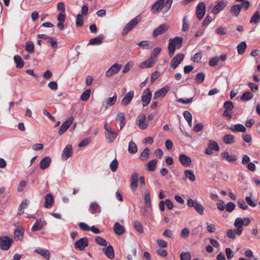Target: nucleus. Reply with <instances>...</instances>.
<instances>
[{
  "label": "nucleus",
  "instance_id": "obj_1",
  "mask_svg": "<svg viewBox=\"0 0 260 260\" xmlns=\"http://www.w3.org/2000/svg\"><path fill=\"white\" fill-rule=\"evenodd\" d=\"M173 0H157L152 6L151 11L153 14L163 9V13L167 12L170 9Z\"/></svg>",
  "mask_w": 260,
  "mask_h": 260
},
{
  "label": "nucleus",
  "instance_id": "obj_16",
  "mask_svg": "<svg viewBox=\"0 0 260 260\" xmlns=\"http://www.w3.org/2000/svg\"><path fill=\"white\" fill-rule=\"evenodd\" d=\"M73 154V147L70 144L67 145L64 149L61 154L62 158L64 160H67L70 157L72 156Z\"/></svg>",
  "mask_w": 260,
  "mask_h": 260
},
{
  "label": "nucleus",
  "instance_id": "obj_33",
  "mask_svg": "<svg viewBox=\"0 0 260 260\" xmlns=\"http://www.w3.org/2000/svg\"><path fill=\"white\" fill-rule=\"evenodd\" d=\"M113 230L115 233L118 235H121L124 233V228L123 226L118 222L115 223Z\"/></svg>",
  "mask_w": 260,
  "mask_h": 260
},
{
  "label": "nucleus",
  "instance_id": "obj_46",
  "mask_svg": "<svg viewBox=\"0 0 260 260\" xmlns=\"http://www.w3.org/2000/svg\"><path fill=\"white\" fill-rule=\"evenodd\" d=\"M144 201L147 207L150 208L151 206V199L149 192L148 190H145V192Z\"/></svg>",
  "mask_w": 260,
  "mask_h": 260
},
{
  "label": "nucleus",
  "instance_id": "obj_47",
  "mask_svg": "<svg viewBox=\"0 0 260 260\" xmlns=\"http://www.w3.org/2000/svg\"><path fill=\"white\" fill-rule=\"evenodd\" d=\"M134 226L135 230L139 233H143L144 232L143 226L139 221L135 220L134 222Z\"/></svg>",
  "mask_w": 260,
  "mask_h": 260
},
{
  "label": "nucleus",
  "instance_id": "obj_31",
  "mask_svg": "<svg viewBox=\"0 0 260 260\" xmlns=\"http://www.w3.org/2000/svg\"><path fill=\"white\" fill-rule=\"evenodd\" d=\"M223 142L228 145L234 144L235 142V137L232 134H226L222 138Z\"/></svg>",
  "mask_w": 260,
  "mask_h": 260
},
{
  "label": "nucleus",
  "instance_id": "obj_41",
  "mask_svg": "<svg viewBox=\"0 0 260 260\" xmlns=\"http://www.w3.org/2000/svg\"><path fill=\"white\" fill-rule=\"evenodd\" d=\"M138 45L146 49H149L153 47L152 43L149 41H142L139 43Z\"/></svg>",
  "mask_w": 260,
  "mask_h": 260
},
{
  "label": "nucleus",
  "instance_id": "obj_12",
  "mask_svg": "<svg viewBox=\"0 0 260 260\" xmlns=\"http://www.w3.org/2000/svg\"><path fill=\"white\" fill-rule=\"evenodd\" d=\"M88 238L87 237H83L77 240L75 243V247L80 250H83L88 245Z\"/></svg>",
  "mask_w": 260,
  "mask_h": 260
},
{
  "label": "nucleus",
  "instance_id": "obj_27",
  "mask_svg": "<svg viewBox=\"0 0 260 260\" xmlns=\"http://www.w3.org/2000/svg\"><path fill=\"white\" fill-rule=\"evenodd\" d=\"M230 129L232 132H245L246 131L245 127L242 124H236L232 125L230 127Z\"/></svg>",
  "mask_w": 260,
  "mask_h": 260
},
{
  "label": "nucleus",
  "instance_id": "obj_34",
  "mask_svg": "<svg viewBox=\"0 0 260 260\" xmlns=\"http://www.w3.org/2000/svg\"><path fill=\"white\" fill-rule=\"evenodd\" d=\"M220 156L223 159H225L229 162H233L237 159V156L235 155H230L226 151L221 153Z\"/></svg>",
  "mask_w": 260,
  "mask_h": 260
},
{
  "label": "nucleus",
  "instance_id": "obj_17",
  "mask_svg": "<svg viewBox=\"0 0 260 260\" xmlns=\"http://www.w3.org/2000/svg\"><path fill=\"white\" fill-rule=\"evenodd\" d=\"M46 225V222L42 218L37 219L36 222L32 226L31 230L32 232L41 230L45 225Z\"/></svg>",
  "mask_w": 260,
  "mask_h": 260
},
{
  "label": "nucleus",
  "instance_id": "obj_13",
  "mask_svg": "<svg viewBox=\"0 0 260 260\" xmlns=\"http://www.w3.org/2000/svg\"><path fill=\"white\" fill-rule=\"evenodd\" d=\"M184 57V55L182 53H179L175 56L172 59L171 67L173 69H175L178 65L181 63L182 61L183 60Z\"/></svg>",
  "mask_w": 260,
  "mask_h": 260
},
{
  "label": "nucleus",
  "instance_id": "obj_50",
  "mask_svg": "<svg viewBox=\"0 0 260 260\" xmlns=\"http://www.w3.org/2000/svg\"><path fill=\"white\" fill-rule=\"evenodd\" d=\"M161 51V48L156 47L154 48L152 51L150 58H151L153 60H157L156 57L160 53Z\"/></svg>",
  "mask_w": 260,
  "mask_h": 260
},
{
  "label": "nucleus",
  "instance_id": "obj_44",
  "mask_svg": "<svg viewBox=\"0 0 260 260\" xmlns=\"http://www.w3.org/2000/svg\"><path fill=\"white\" fill-rule=\"evenodd\" d=\"M150 150L148 148H145L141 152L140 156V159L142 161L146 160L149 157Z\"/></svg>",
  "mask_w": 260,
  "mask_h": 260
},
{
  "label": "nucleus",
  "instance_id": "obj_35",
  "mask_svg": "<svg viewBox=\"0 0 260 260\" xmlns=\"http://www.w3.org/2000/svg\"><path fill=\"white\" fill-rule=\"evenodd\" d=\"M29 204V201L27 199L24 200L20 205L18 210V214L22 215L24 213V209L26 208L28 205Z\"/></svg>",
  "mask_w": 260,
  "mask_h": 260
},
{
  "label": "nucleus",
  "instance_id": "obj_51",
  "mask_svg": "<svg viewBox=\"0 0 260 260\" xmlns=\"http://www.w3.org/2000/svg\"><path fill=\"white\" fill-rule=\"evenodd\" d=\"M189 24L187 16L184 17L182 20V30L184 32L187 31L189 29Z\"/></svg>",
  "mask_w": 260,
  "mask_h": 260
},
{
  "label": "nucleus",
  "instance_id": "obj_45",
  "mask_svg": "<svg viewBox=\"0 0 260 260\" xmlns=\"http://www.w3.org/2000/svg\"><path fill=\"white\" fill-rule=\"evenodd\" d=\"M246 44L245 42H242L237 45V51L239 54H242L244 53L246 48Z\"/></svg>",
  "mask_w": 260,
  "mask_h": 260
},
{
  "label": "nucleus",
  "instance_id": "obj_54",
  "mask_svg": "<svg viewBox=\"0 0 260 260\" xmlns=\"http://www.w3.org/2000/svg\"><path fill=\"white\" fill-rule=\"evenodd\" d=\"M252 97H253V94L251 92H250L249 91L245 92L242 94V95L241 98V100L242 101H249L250 99H251L252 98Z\"/></svg>",
  "mask_w": 260,
  "mask_h": 260
},
{
  "label": "nucleus",
  "instance_id": "obj_55",
  "mask_svg": "<svg viewBox=\"0 0 260 260\" xmlns=\"http://www.w3.org/2000/svg\"><path fill=\"white\" fill-rule=\"evenodd\" d=\"M91 90L90 89H87L85 90L81 95L80 99L82 101H87L90 95Z\"/></svg>",
  "mask_w": 260,
  "mask_h": 260
},
{
  "label": "nucleus",
  "instance_id": "obj_19",
  "mask_svg": "<svg viewBox=\"0 0 260 260\" xmlns=\"http://www.w3.org/2000/svg\"><path fill=\"white\" fill-rule=\"evenodd\" d=\"M242 223H243V220H242V218L238 217L235 219L234 224V226L237 228V229L234 231L235 234L238 235H240L241 234L243 230Z\"/></svg>",
  "mask_w": 260,
  "mask_h": 260
},
{
  "label": "nucleus",
  "instance_id": "obj_6",
  "mask_svg": "<svg viewBox=\"0 0 260 260\" xmlns=\"http://www.w3.org/2000/svg\"><path fill=\"white\" fill-rule=\"evenodd\" d=\"M146 116L144 114H140L136 120L138 126L141 129H145L148 126L149 122L146 120Z\"/></svg>",
  "mask_w": 260,
  "mask_h": 260
},
{
  "label": "nucleus",
  "instance_id": "obj_64",
  "mask_svg": "<svg viewBox=\"0 0 260 260\" xmlns=\"http://www.w3.org/2000/svg\"><path fill=\"white\" fill-rule=\"evenodd\" d=\"M226 256L228 260L231 259L234 255V252L230 248H226L225 249Z\"/></svg>",
  "mask_w": 260,
  "mask_h": 260
},
{
  "label": "nucleus",
  "instance_id": "obj_20",
  "mask_svg": "<svg viewBox=\"0 0 260 260\" xmlns=\"http://www.w3.org/2000/svg\"><path fill=\"white\" fill-rule=\"evenodd\" d=\"M226 4V2L223 1L219 2L212 9V13L215 15L217 14L225 7Z\"/></svg>",
  "mask_w": 260,
  "mask_h": 260
},
{
  "label": "nucleus",
  "instance_id": "obj_59",
  "mask_svg": "<svg viewBox=\"0 0 260 260\" xmlns=\"http://www.w3.org/2000/svg\"><path fill=\"white\" fill-rule=\"evenodd\" d=\"M134 63L132 61H129L123 67L122 70L123 73H127L133 67Z\"/></svg>",
  "mask_w": 260,
  "mask_h": 260
},
{
  "label": "nucleus",
  "instance_id": "obj_4",
  "mask_svg": "<svg viewBox=\"0 0 260 260\" xmlns=\"http://www.w3.org/2000/svg\"><path fill=\"white\" fill-rule=\"evenodd\" d=\"M13 242V240L8 236L0 237V249L3 250H8Z\"/></svg>",
  "mask_w": 260,
  "mask_h": 260
},
{
  "label": "nucleus",
  "instance_id": "obj_62",
  "mask_svg": "<svg viewBox=\"0 0 260 260\" xmlns=\"http://www.w3.org/2000/svg\"><path fill=\"white\" fill-rule=\"evenodd\" d=\"M189 233L190 231L188 229L184 228L181 232L180 237L184 239L187 238L189 236Z\"/></svg>",
  "mask_w": 260,
  "mask_h": 260
},
{
  "label": "nucleus",
  "instance_id": "obj_57",
  "mask_svg": "<svg viewBox=\"0 0 260 260\" xmlns=\"http://www.w3.org/2000/svg\"><path fill=\"white\" fill-rule=\"evenodd\" d=\"M83 24V20L81 14H78L76 17V25L77 27H81Z\"/></svg>",
  "mask_w": 260,
  "mask_h": 260
},
{
  "label": "nucleus",
  "instance_id": "obj_40",
  "mask_svg": "<svg viewBox=\"0 0 260 260\" xmlns=\"http://www.w3.org/2000/svg\"><path fill=\"white\" fill-rule=\"evenodd\" d=\"M105 135L107 138L108 139L109 142H112L116 139L117 134L116 133L112 131L111 130L106 132Z\"/></svg>",
  "mask_w": 260,
  "mask_h": 260
},
{
  "label": "nucleus",
  "instance_id": "obj_61",
  "mask_svg": "<svg viewBox=\"0 0 260 260\" xmlns=\"http://www.w3.org/2000/svg\"><path fill=\"white\" fill-rule=\"evenodd\" d=\"M215 32L220 35H224L226 34V29L224 26H219L215 29Z\"/></svg>",
  "mask_w": 260,
  "mask_h": 260
},
{
  "label": "nucleus",
  "instance_id": "obj_49",
  "mask_svg": "<svg viewBox=\"0 0 260 260\" xmlns=\"http://www.w3.org/2000/svg\"><path fill=\"white\" fill-rule=\"evenodd\" d=\"M260 21V15L258 11L255 12L250 20V23H258Z\"/></svg>",
  "mask_w": 260,
  "mask_h": 260
},
{
  "label": "nucleus",
  "instance_id": "obj_10",
  "mask_svg": "<svg viewBox=\"0 0 260 260\" xmlns=\"http://www.w3.org/2000/svg\"><path fill=\"white\" fill-rule=\"evenodd\" d=\"M74 120V118L72 116H71L66 120L61 125L59 132V135H62L67 129L70 127L71 125L72 124L73 121Z\"/></svg>",
  "mask_w": 260,
  "mask_h": 260
},
{
  "label": "nucleus",
  "instance_id": "obj_30",
  "mask_svg": "<svg viewBox=\"0 0 260 260\" xmlns=\"http://www.w3.org/2000/svg\"><path fill=\"white\" fill-rule=\"evenodd\" d=\"M89 210L91 214L100 213L101 211V207L96 202L91 203L89 206Z\"/></svg>",
  "mask_w": 260,
  "mask_h": 260
},
{
  "label": "nucleus",
  "instance_id": "obj_15",
  "mask_svg": "<svg viewBox=\"0 0 260 260\" xmlns=\"http://www.w3.org/2000/svg\"><path fill=\"white\" fill-rule=\"evenodd\" d=\"M134 96V92L131 90L126 93L121 100V105L123 106H127L132 100Z\"/></svg>",
  "mask_w": 260,
  "mask_h": 260
},
{
  "label": "nucleus",
  "instance_id": "obj_32",
  "mask_svg": "<svg viewBox=\"0 0 260 260\" xmlns=\"http://www.w3.org/2000/svg\"><path fill=\"white\" fill-rule=\"evenodd\" d=\"M104 36L103 34H100L98 37L91 39L89 41V44L92 45H99L102 43V40Z\"/></svg>",
  "mask_w": 260,
  "mask_h": 260
},
{
  "label": "nucleus",
  "instance_id": "obj_58",
  "mask_svg": "<svg viewBox=\"0 0 260 260\" xmlns=\"http://www.w3.org/2000/svg\"><path fill=\"white\" fill-rule=\"evenodd\" d=\"M118 165V160L114 159L110 165V168L111 171L114 172L116 171Z\"/></svg>",
  "mask_w": 260,
  "mask_h": 260
},
{
  "label": "nucleus",
  "instance_id": "obj_11",
  "mask_svg": "<svg viewBox=\"0 0 260 260\" xmlns=\"http://www.w3.org/2000/svg\"><path fill=\"white\" fill-rule=\"evenodd\" d=\"M151 96L152 94L150 89L146 88L144 91L141 98L143 107H145L149 104L151 99Z\"/></svg>",
  "mask_w": 260,
  "mask_h": 260
},
{
  "label": "nucleus",
  "instance_id": "obj_8",
  "mask_svg": "<svg viewBox=\"0 0 260 260\" xmlns=\"http://www.w3.org/2000/svg\"><path fill=\"white\" fill-rule=\"evenodd\" d=\"M213 150L218 151L219 150V147L216 141L210 140L208 147L206 149L205 153L208 155H211L213 153Z\"/></svg>",
  "mask_w": 260,
  "mask_h": 260
},
{
  "label": "nucleus",
  "instance_id": "obj_22",
  "mask_svg": "<svg viewBox=\"0 0 260 260\" xmlns=\"http://www.w3.org/2000/svg\"><path fill=\"white\" fill-rule=\"evenodd\" d=\"M180 163L185 167H189L191 165V160L189 157L185 154H181L179 157Z\"/></svg>",
  "mask_w": 260,
  "mask_h": 260
},
{
  "label": "nucleus",
  "instance_id": "obj_39",
  "mask_svg": "<svg viewBox=\"0 0 260 260\" xmlns=\"http://www.w3.org/2000/svg\"><path fill=\"white\" fill-rule=\"evenodd\" d=\"M14 62L16 64V67L18 68H22L24 66V62L21 57L19 55L14 56Z\"/></svg>",
  "mask_w": 260,
  "mask_h": 260
},
{
  "label": "nucleus",
  "instance_id": "obj_2",
  "mask_svg": "<svg viewBox=\"0 0 260 260\" xmlns=\"http://www.w3.org/2000/svg\"><path fill=\"white\" fill-rule=\"evenodd\" d=\"M183 42V39L181 37H176L173 39H170L168 45L169 55H174L175 50L180 48Z\"/></svg>",
  "mask_w": 260,
  "mask_h": 260
},
{
  "label": "nucleus",
  "instance_id": "obj_56",
  "mask_svg": "<svg viewBox=\"0 0 260 260\" xmlns=\"http://www.w3.org/2000/svg\"><path fill=\"white\" fill-rule=\"evenodd\" d=\"M26 50L29 53H32L34 52V44L31 41H28L26 43Z\"/></svg>",
  "mask_w": 260,
  "mask_h": 260
},
{
  "label": "nucleus",
  "instance_id": "obj_52",
  "mask_svg": "<svg viewBox=\"0 0 260 260\" xmlns=\"http://www.w3.org/2000/svg\"><path fill=\"white\" fill-rule=\"evenodd\" d=\"M205 75L204 73L201 72L197 74L195 80L197 83H202L205 80Z\"/></svg>",
  "mask_w": 260,
  "mask_h": 260
},
{
  "label": "nucleus",
  "instance_id": "obj_36",
  "mask_svg": "<svg viewBox=\"0 0 260 260\" xmlns=\"http://www.w3.org/2000/svg\"><path fill=\"white\" fill-rule=\"evenodd\" d=\"M157 160L154 159L149 161L146 165L147 170L149 171H154L156 169Z\"/></svg>",
  "mask_w": 260,
  "mask_h": 260
},
{
  "label": "nucleus",
  "instance_id": "obj_60",
  "mask_svg": "<svg viewBox=\"0 0 260 260\" xmlns=\"http://www.w3.org/2000/svg\"><path fill=\"white\" fill-rule=\"evenodd\" d=\"M191 256L188 252H182L180 254V260H190Z\"/></svg>",
  "mask_w": 260,
  "mask_h": 260
},
{
  "label": "nucleus",
  "instance_id": "obj_53",
  "mask_svg": "<svg viewBox=\"0 0 260 260\" xmlns=\"http://www.w3.org/2000/svg\"><path fill=\"white\" fill-rule=\"evenodd\" d=\"M95 242L99 245L106 246L107 245V241L101 237H96L95 239Z\"/></svg>",
  "mask_w": 260,
  "mask_h": 260
},
{
  "label": "nucleus",
  "instance_id": "obj_42",
  "mask_svg": "<svg viewBox=\"0 0 260 260\" xmlns=\"http://www.w3.org/2000/svg\"><path fill=\"white\" fill-rule=\"evenodd\" d=\"M184 174L186 177L184 179V180H185L187 178L192 181H194L196 180L195 175L192 170H186L184 171Z\"/></svg>",
  "mask_w": 260,
  "mask_h": 260
},
{
  "label": "nucleus",
  "instance_id": "obj_14",
  "mask_svg": "<svg viewBox=\"0 0 260 260\" xmlns=\"http://www.w3.org/2000/svg\"><path fill=\"white\" fill-rule=\"evenodd\" d=\"M170 90V87L166 86L160 89L157 90L154 94L153 99L162 98L165 96L166 94Z\"/></svg>",
  "mask_w": 260,
  "mask_h": 260
},
{
  "label": "nucleus",
  "instance_id": "obj_63",
  "mask_svg": "<svg viewBox=\"0 0 260 260\" xmlns=\"http://www.w3.org/2000/svg\"><path fill=\"white\" fill-rule=\"evenodd\" d=\"M223 108L225 110L231 111L234 108L233 103L231 101H226L224 103Z\"/></svg>",
  "mask_w": 260,
  "mask_h": 260
},
{
  "label": "nucleus",
  "instance_id": "obj_28",
  "mask_svg": "<svg viewBox=\"0 0 260 260\" xmlns=\"http://www.w3.org/2000/svg\"><path fill=\"white\" fill-rule=\"evenodd\" d=\"M35 252L38 254H40L47 260H49L50 257V252L48 250L39 248L36 249Z\"/></svg>",
  "mask_w": 260,
  "mask_h": 260
},
{
  "label": "nucleus",
  "instance_id": "obj_43",
  "mask_svg": "<svg viewBox=\"0 0 260 260\" xmlns=\"http://www.w3.org/2000/svg\"><path fill=\"white\" fill-rule=\"evenodd\" d=\"M241 11L239 4L233 5L231 9V13L235 16L237 17L239 15Z\"/></svg>",
  "mask_w": 260,
  "mask_h": 260
},
{
  "label": "nucleus",
  "instance_id": "obj_29",
  "mask_svg": "<svg viewBox=\"0 0 260 260\" xmlns=\"http://www.w3.org/2000/svg\"><path fill=\"white\" fill-rule=\"evenodd\" d=\"M116 120L120 122V129H121L125 124V116L124 113L119 112L116 118Z\"/></svg>",
  "mask_w": 260,
  "mask_h": 260
},
{
  "label": "nucleus",
  "instance_id": "obj_37",
  "mask_svg": "<svg viewBox=\"0 0 260 260\" xmlns=\"http://www.w3.org/2000/svg\"><path fill=\"white\" fill-rule=\"evenodd\" d=\"M24 230L23 229H16L14 233L15 238L18 240H22L24 235Z\"/></svg>",
  "mask_w": 260,
  "mask_h": 260
},
{
  "label": "nucleus",
  "instance_id": "obj_38",
  "mask_svg": "<svg viewBox=\"0 0 260 260\" xmlns=\"http://www.w3.org/2000/svg\"><path fill=\"white\" fill-rule=\"evenodd\" d=\"M138 151V148L136 143L131 141L129 142L128 151L130 154H135Z\"/></svg>",
  "mask_w": 260,
  "mask_h": 260
},
{
  "label": "nucleus",
  "instance_id": "obj_18",
  "mask_svg": "<svg viewBox=\"0 0 260 260\" xmlns=\"http://www.w3.org/2000/svg\"><path fill=\"white\" fill-rule=\"evenodd\" d=\"M168 26L166 24H162L158 27L154 29L153 31V36L156 37L159 35L165 33L168 29Z\"/></svg>",
  "mask_w": 260,
  "mask_h": 260
},
{
  "label": "nucleus",
  "instance_id": "obj_9",
  "mask_svg": "<svg viewBox=\"0 0 260 260\" xmlns=\"http://www.w3.org/2000/svg\"><path fill=\"white\" fill-rule=\"evenodd\" d=\"M122 65L121 64L115 63L113 64L106 72V76L109 77L113 75L117 74L121 70Z\"/></svg>",
  "mask_w": 260,
  "mask_h": 260
},
{
  "label": "nucleus",
  "instance_id": "obj_3",
  "mask_svg": "<svg viewBox=\"0 0 260 260\" xmlns=\"http://www.w3.org/2000/svg\"><path fill=\"white\" fill-rule=\"evenodd\" d=\"M187 205L189 207L193 208L199 214H204V207L199 201L189 198L187 201Z\"/></svg>",
  "mask_w": 260,
  "mask_h": 260
},
{
  "label": "nucleus",
  "instance_id": "obj_21",
  "mask_svg": "<svg viewBox=\"0 0 260 260\" xmlns=\"http://www.w3.org/2000/svg\"><path fill=\"white\" fill-rule=\"evenodd\" d=\"M156 61L157 60H153L149 57L147 60L141 62L139 65V68L141 69L151 68L155 63Z\"/></svg>",
  "mask_w": 260,
  "mask_h": 260
},
{
  "label": "nucleus",
  "instance_id": "obj_26",
  "mask_svg": "<svg viewBox=\"0 0 260 260\" xmlns=\"http://www.w3.org/2000/svg\"><path fill=\"white\" fill-rule=\"evenodd\" d=\"M138 177L137 173L133 174L131 176V188L133 191H135L138 186Z\"/></svg>",
  "mask_w": 260,
  "mask_h": 260
},
{
  "label": "nucleus",
  "instance_id": "obj_7",
  "mask_svg": "<svg viewBox=\"0 0 260 260\" xmlns=\"http://www.w3.org/2000/svg\"><path fill=\"white\" fill-rule=\"evenodd\" d=\"M206 12V6L205 4L203 2H200L198 5H197L196 10V14L197 16V17L199 19H202Z\"/></svg>",
  "mask_w": 260,
  "mask_h": 260
},
{
  "label": "nucleus",
  "instance_id": "obj_5",
  "mask_svg": "<svg viewBox=\"0 0 260 260\" xmlns=\"http://www.w3.org/2000/svg\"><path fill=\"white\" fill-rule=\"evenodd\" d=\"M140 16H137L131 20L124 27L122 31V35H125L131 30L140 21Z\"/></svg>",
  "mask_w": 260,
  "mask_h": 260
},
{
  "label": "nucleus",
  "instance_id": "obj_25",
  "mask_svg": "<svg viewBox=\"0 0 260 260\" xmlns=\"http://www.w3.org/2000/svg\"><path fill=\"white\" fill-rule=\"evenodd\" d=\"M51 159L49 156L44 157L40 162V168L42 170H45L50 165Z\"/></svg>",
  "mask_w": 260,
  "mask_h": 260
},
{
  "label": "nucleus",
  "instance_id": "obj_23",
  "mask_svg": "<svg viewBox=\"0 0 260 260\" xmlns=\"http://www.w3.org/2000/svg\"><path fill=\"white\" fill-rule=\"evenodd\" d=\"M103 251L109 259H113L114 258V249L111 245H109L104 248Z\"/></svg>",
  "mask_w": 260,
  "mask_h": 260
},
{
  "label": "nucleus",
  "instance_id": "obj_48",
  "mask_svg": "<svg viewBox=\"0 0 260 260\" xmlns=\"http://www.w3.org/2000/svg\"><path fill=\"white\" fill-rule=\"evenodd\" d=\"M117 100V94L116 93H114L112 97H110L106 100V106L107 107L113 105Z\"/></svg>",
  "mask_w": 260,
  "mask_h": 260
},
{
  "label": "nucleus",
  "instance_id": "obj_24",
  "mask_svg": "<svg viewBox=\"0 0 260 260\" xmlns=\"http://www.w3.org/2000/svg\"><path fill=\"white\" fill-rule=\"evenodd\" d=\"M54 203V198L52 194L47 193L45 196L44 207L46 208H51Z\"/></svg>",
  "mask_w": 260,
  "mask_h": 260
}]
</instances>
